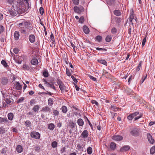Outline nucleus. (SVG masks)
Segmentation results:
<instances>
[{"label": "nucleus", "mask_w": 155, "mask_h": 155, "mask_svg": "<svg viewBox=\"0 0 155 155\" xmlns=\"http://www.w3.org/2000/svg\"><path fill=\"white\" fill-rule=\"evenodd\" d=\"M14 52L16 54H17L18 52V50L17 48H15L13 50Z\"/></svg>", "instance_id": "60"}, {"label": "nucleus", "mask_w": 155, "mask_h": 155, "mask_svg": "<svg viewBox=\"0 0 155 155\" xmlns=\"http://www.w3.org/2000/svg\"><path fill=\"white\" fill-rule=\"evenodd\" d=\"M14 116V115L12 113H9L8 114V119L10 120H12L13 119Z\"/></svg>", "instance_id": "20"}, {"label": "nucleus", "mask_w": 155, "mask_h": 155, "mask_svg": "<svg viewBox=\"0 0 155 155\" xmlns=\"http://www.w3.org/2000/svg\"><path fill=\"white\" fill-rule=\"evenodd\" d=\"M134 78V77L132 75L130 76L128 79V83L130 84V81H131L132 79Z\"/></svg>", "instance_id": "55"}, {"label": "nucleus", "mask_w": 155, "mask_h": 155, "mask_svg": "<svg viewBox=\"0 0 155 155\" xmlns=\"http://www.w3.org/2000/svg\"><path fill=\"white\" fill-rule=\"evenodd\" d=\"M18 25L20 29L21 33L23 34L28 32L32 29V25L30 23L23 20H19Z\"/></svg>", "instance_id": "2"}, {"label": "nucleus", "mask_w": 155, "mask_h": 155, "mask_svg": "<svg viewBox=\"0 0 155 155\" xmlns=\"http://www.w3.org/2000/svg\"><path fill=\"white\" fill-rule=\"evenodd\" d=\"M134 16L133 13H130V16L129 20L130 22H132V21L134 19Z\"/></svg>", "instance_id": "41"}, {"label": "nucleus", "mask_w": 155, "mask_h": 155, "mask_svg": "<svg viewBox=\"0 0 155 155\" xmlns=\"http://www.w3.org/2000/svg\"><path fill=\"white\" fill-rule=\"evenodd\" d=\"M111 109L113 110L117 111L118 110L119 108L115 106H112L111 107Z\"/></svg>", "instance_id": "39"}, {"label": "nucleus", "mask_w": 155, "mask_h": 155, "mask_svg": "<svg viewBox=\"0 0 155 155\" xmlns=\"http://www.w3.org/2000/svg\"><path fill=\"white\" fill-rule=\"evenodd\" d=\"M114 15L117 16H120L121 15V13L119 10H115L114 11Z\"/></svg>", "instance_id": "30"}, {"label": "nucleus", "mask_w": 155, "mask_h": 155, "mask_svg": "<svg viewBox=\"0 0 155 155\" xmlns=\"http://www.w3.org/2000/svg\"><path fill=\"white\" fill-rule=\"evenodd\" d=\"M91 102L92 104H95L97 106L98 105V103L95 100H92L91 101Z\"/></svg>", "instance_id": "51"}, {"label": "nucleus", "mask_w": 155, "mask_h": 155, "mask_svg": "<svg viewBox=\"0 0 155 155\" xmlns=\"http://www.w3.org/2000/svg\"><path fill=\"white\" fill-rule=\"evenodd\" d=\"M146 41V37L144 38L142 42V45L143 46L145 44Z\"/></svg>", "instance_id": "56"}, {"label": "nucleus", "mask_w": 155, "mask_h": 155, "mask_svg": "<svg viewBox=\"0 0 155 155\" xmlns=\"http://www.w3.org/2000/svg\"><path fill=\"white\" fill-rule=\"evenodd\" d=\"M53 113L55 115H58L59 114L58 111L56 110H54Z\"/></svg>", "instance_id": "57"}, {"label": "nucleus", "mask_w": 155, "mask_h": 155, "mask_svg": "<svg viewBox=\"0 0 155 155\" xmlns=\"http://www.w3.org/2000/svg\"><path fill=\"white\" fill-rule=\"evenodd\" d=\"M69 125L71 128L74 127L76 124H75L72 121H70L69 123Z\"/></svg>", "instance_id": "34"}, {"label": "nucleus", "mask_w": 155, "mask_h": 155, "mask_svg": "<svg viewBox=\"0 0 155 155\" xmlns=\"http://www.w3.org/2000/svg\"><path fill=\"white\" fill-rule=\"evenodd\" d=\"M58 143L56 141L53 142L51 143V146L53 148L56 147L57 146Z\"/></svg>", "instance_id": "40"}, {"label": "nucleus", "mask_w": 155, "mask_h": 155, "mask_svg": "<svg viewBox=\"0 0 155 155\" xmlns=\"http://www.w3.org/2000/svg\"><path fill=\"white\" fill-rule=\"evenodd\" d=\"M14 36L16 39H18L19 37V33L18 31H15L14 34Z\"/></svg>", "instance_id": "23"}, {"label": "nucleus", "mask_w": 155, "mask_h": 155, "mask_svg": "<svg viewBox=\"0 0 155 155\" xmlns=\"http://www.w3.org/2000/svg\"><path fill=\"white\" fill-rule=\"evenodd\" d=\"M16 89L17 90H20L22 88V86L18 82H16L14 86Z\"/></svg>", "instance_id": "14"}, {"label": "nucleus", "mask_w": 155, "mask_h": 155, "mask_svg": "<svg viewBox=\"0 0 155 155\" xmlns=\"http://www.w3.org/2000/svg\"><path fill=\"white\" fill-rule=\"evenodd\" d=\"M30 135L31 137L37 139H39L40 137V134L35 131L31 132Z\"/></svg>", "instance_id": "6"}, {"label": "nucleus", "mask_w": 155, "mask_h": 155, "mask_svg": "<svg viewBox=\"0 0 155 155\" xmlns=\"http://www.w3.org/2000/svg\"><path fill=\"white\" fill-rule=\"evenodd\" d=\"M78 124L80 126H82L84 124V122L83 120L81 118L79 119L77 121Z\"/></svg>", "instance_id": "18"}, {"label": "nucleus", "mask_w": 155, "mask_h": 155, "mask_svg": "<svg viewBox=\"0 0 155 155\" xmlns=\"http://www.w3.org/2000/svg\"><path fill=\"white\" fill-rule=\"evenodd\" d=\"M96 39L98 42H101L102 40V37L99 35L97 36L96 37Z\"/></svg>", "instance_id": "43"}, {"label": "nucleus", "mask_w": 155, "mask_h": 155, "mask_svg": "<svg viewBox=\"0 0 155 155\" xmlns=\"http://www.w3.org/2000/svg\"><path fill=\"white\" fill-rule=\"evenodd\" d=\"M5 101L7 103V104H9L11 103V101L9 97L6 98L4 99Z\"/></svg>", "instance_id": "38"}, {"label": "nucleus", "mask_w": 155, "mask_h": 155, "mask_svg": "<svg viewBox=\"0 0 155 155\" xmlns=\"http://www.w3.org/2000/svg\"><path fill=\"white\" fill-rule=\"evenodd\" d=\"M56 81L57 84L59 86V87L61 93H62L68 91V88L64 85V83L60 79H57Z\"/></svg>", "instance_id": "3"}, {"label": "nucleus", "mask_w": 155, "mask_h": 155, "mask_svg": "<svg viewBox=\"0 0 155 155\" xmlns=\"http://www.w3.org/2000/svg\"><path fill=\"white\" fill-rule=\"evenodd\" d=\"M130 134L134 136H137L139 135V132L138 129L135 128L133 129L130 132Z\"/></svg>", "instance_id": "9"}, {"label": "nucleus", "mask_w": 155, "mask_h": 155, "mask_svg": "<svg viewBox=\"0 0 155 155\" xmlns=\"http://www.w3.org/2000/svg\"><path fill=\"white\" fill-rule=\"evenodd\" d=\"M130 147L128 146H125L122 147L120 149L121 152H124L127 151L130 149Z\"/></svg>", "instance_id": "12"}, {"label": "nucleus", "mask_w": 155, "mask_h": 155, "mask_svg": "<svg viewBox=\"0 0 155 155\" xmlns=\"http://www.w3.org/2000/svg\"><path fill=\"white\" fill-rule=\"evenodd\" d=\"M147 77V76L145 77H143L140 80V83L141 84H142L143 83L144 80H145L146 78Z\"/></svg>", "instance_id": "61"}, {"label": "nucleus", "mask_w": 155, "mask_h": 155, "mask_svg": "<svg viewBox=\"0 0 155 155\" xmlns=\"http://www.w3.org/2000/svg\"><path fill=\"white\" fill-rule=\"evenodd\" d=\"M43 75L45 77H48V73L47 71H45L43 72Z\"/></svg>", "instance_id": "49"}, {"label": "nucleus", "mask_w": 155, "mask_h": 155, "mask_svg": "<svg viewBox=\"0 0 155 155\" xmlns=\"http://www.w3.org/2000/svg\"><path fill=\"white\" fill-rule=\"evenodd\" d=\"M142 114L140 115V116H138L136 117H135L134 118L135 120H136L137 119L140 118L142 117Z\"/></svg>", "instance_id": "64"}, {"label": "nucleus", "mask_w": 155, "mask_h": 155, "mask_svg": "<svg viewBox=\"0 0 155 155\" xmlns=\"http://www.w3.org/2000/svg\"><path fill=\"white\" fill-rule=\"evenodd\" d=\"M16 150L18 153H21L23 151V148L20 145H18L16 147Z\"/></svg>", "instance_id": "17"}, {"label": "nucleus", "mask_w": 155, "mask_h": 155, "mask_svg": "<svg viewBox=\"0 0 155 155\" xmlns=\"http://www.w3.org/2000/svg\"><path fill=\"white\" fill-rule=\"evenodd\" d=\"M37 56L36 55H32L31 57L30 63L31 64L36 65L40 61V59L37 58Z\"/></svg>", "instance_id": "4"}, {"label": "nucleus", "mask_w": 155, "mask_h": 155, "mask_svg": "<svg viewBox=\"0 0 155 155\" xmlns=\"http://www.w3.org/2000/svg\"><path fill=\"white\" fill-rule=\"evenodd\" d=\"M54 128V124H50L48 126V128L50 130H52Z\"/></svg>", "instance_id": "28"}, {"label": "nucleus", "mask_w": 155, "mask_h": 155, "mask_svg": "<svg viewBox=\"0 0 155 155\" xmlns=\"http://www.w3.org/2000/svg\"><path fill=\"white\" fill-rule=\"evenodd\" d=\"M84 21V17L83 16L81 17L79 20V22L80 23H83Z\"/></svg>", "instance_id": "35"}, {"label": "nucleus", "mask_w": 155, "mask_h": 155, "mask_svg": "<svg viewBox=\"0 0 155 155\" xmlns=\"http://www.w3.org/2000/svg\"><path fill=\"white\" fill-rule=\"evenodd\" d=\"M50 37L51 40L52 41V45H51L50 46L51 47L52 45V47H54L55 46V41H54V36L52 33H51L50 35Z\"/></svg>", "instance_id": "11"}, {"label": "nucleus", "mask_w": 155, "mask_h": 155, "mask_svg": "<svg viewBox=\"0 0 155 155\" xmlns=\"http://www.w3.org/2000/svg\"><path fill=\"white\" fill-rule=\"evenodd\" d=\"M39 107L38 105H35L34 106L33 108V110L35 112H38L39 110Z\"/></svg>", "instance_id": "31"}, {"label": "nucleus", "mask_w": 155, "mask_h": 155, "mask_svg": "<svg viewBox=\"0 0 155 155\" xmlns=\"http://www.w3.org/2000/svg\"><path fill=\"white\" fill-rule=\"evenodd\" d=\"M8 83V80L5 78H2V79L1 83L4 85H6Z\"/></svg>", "instance_id": "16"}, {"label": "nucleus", "mask_w": 155, "mask_h": 155, "mask_svg": "<svg viewBox=\"0 0 155 155\" xmlns=\"http://www.w3.org/2000/svg\"><path fill=\"white\" fill-rule=\"evenodd\" d=\"M7 2L10 4L12 5H16L17 2H16L15 0H7Z\"/></svg>", "instance_id": "22"}, {"label": "nucleus", "mask_w": 155, "mask_h": 155, "mask_svg": "<svg viewBox=\"0 0 155 155\" xmlns=\"http://www.w3.org/2000/svg\"><path fill=\"white\" fill-rule=\"evenodd\" d=\"M23 68L25 70H28L29 69V67L26 64H24L23 66Z\"/></svg>", "instance_id": "54"}, {"label": "nucleus", "mask_w": 155, "mask_h": 155, "mask_svg": "<svg viewBox=\"0 0 155 155\" xmlns=\"http://www.w3.org/2000/svg\"><path fill=\"white\" fill-rule=\"evenodd\" d=\"M7 121V119L0 117V122L2 123Z\"/></svg>", "instance_id": "50"}, {"label": "nucleus", "mask_w": 155, "mask_h": 155, "mask_svg": "<svg viewBox=\"0 0 155 155\" xmlns=\"http://www.w3.org/2000/svg\"><path fill=\"white\" fill-rule=\"evenodd\" d=\"M66 73L67 75L69 76H70L71 75L70 70L67 68H66Z\"/></svg>", "instance_id": "48"}, {"label": "nucleus", "mask_w": 155, "mask_h": 155, "mask_svg": "<svg viewBox=\"0 0 155 155\" xmlns=\"http://www.w3.org/2000/svg\"><path fill=\"white\" fill-rule=\"evenodd\" d=\"M112 139L115 141H120L122 140L123 137L121 135H116L112 137Z\"/></svg>", "instance_id": "7"}, {"label": "nucleus", "mask_w": 155, "mask_h": 155, "mask_svg": "<svg viewBox=\"0 0 155 155\" xmlns=\"http://www.w3.org/2000/svg\"><path fill=\"white\" fill-rule=\"evenodd\" d=\"M1 64L4 66V67H6L8 66L7 63L5 60H2L1 61Z\"/></svg>", "instance_id": "44"}, {"label": "nucleus", "mask_w": 155, "mask_h": 155, "mask_svg": "<svg viewBox=\"0 0 155 155\" xmlns=\"http://www.w3.org/2000/svg\"><path fill=\"white\" fill-rule=\"evenodd\" d=\"M112 39V36L111 35H107L106 38L105 40L107 42H109Z\"/></svg>", "instance_id": "24"}, {"label": "nucleus", "mask_w": 155, "mask_h": 155, "mask_svg": "<svg viewBox=\"0 0 155 155\" xmlns=\"http://www.w3.org/2000/svg\"><path fill=\"white\" fill-rule=\"evenodd\" d=\"M25 5L28 6V0H20L17 2L16 5H13L9 10L10 15L12 16H16L17 14L24 13L28 10Z\"/></svg>", "instance_id": "1"}, {"label": "nucleus", "mask_w": 155, "mask_h": 155, "mask_svg": "<svg viewBox=\"0 0 155 155\" xmlns=\"http://www.w3.org/2000/svg\"><path fill=\"white\" fill-rule=\"evenodd\" d=\"M24 100V98L23 97H21L20 99H19L17 101V103H19L21 102H22Z\"/></svg>", "instance_id": "63"}, {"label": "nucleus", "mask_w": 155, "mask_h": 155, "mask_svg": "<svg viewBox=\"0 0 155 155\" xmlns=\"http://www.w3.org/2000/svg\"><path fill=\"white\" fill-rule=\"evenodd\" d=\"M39 12L41 15H42L44 13V10L43 8L41 7L39 9Z\"/></svg>", "instance_id": "47"}, {"label": "nucleus", "mask_w": 155, "mask_h": 155, "mask_svg": "<svg viewBox=\"0 0 155 155\" xmlns=\"http://www.w3.org/2000/svg\"><path fill=\"white\" fill-rule=\"evenodd\" d=\"M61 109H62V111L64 113H66L67 112V108L65 106H62V108H61Z\"/></svg>", "instance_id": "36"}, {"label": "nucleus", "mask_w": 155, "mask_h": 155, "mask_svg": "<svg viewBox=\"0 0 155 155\" xmlns=\"http://www.w3.org/2000/svg\"><path fill=\"white\" fill-rule=\"evenodd\" d=\"M25 124L27 127H29L30 126L31 122L29 120H27L25 122Z\"/></svg>", "instance_id": "46"}, {"label": "nucleus", "mask_w": 155, "mask_h": 155, "mask_svg": "<svg viewBox=\"0 0 155 155\" xmlns=\"http://www.w3.org/2000/svg\"><path fill=\"white\" fill-rule=\"evenodd\" d=\"M4 30V27L2 25H0V33L2 32Z\"/></svg>", "instance_id": "62"}, {"label": "nucleus", "mask_w": 155, "mask_h": 155, "mask_svg": "<svg viewBox=\"0 0 155 155\" xmlns=\"http://www.w3.org/2000/svg\"><path fill=\"white\" fill-rule=\"evenodd\" d=\"M53 101L52 99L51 98H49L48 101V104L50 106H51L53 105Z\"/></svg>", "instance_id": "37"}, {"label": "nucleus", "mask_w": 155, "mask_h": 155, "mask_svg": "<svg viewBox=\"0 0 155 155\" xmlns=\"http://www.w3.org/2000/svg\"><path fill=\"white\" fill-rule=\"evenodd\" d=\"M71 46L72 47V48H73V50H74V51L75 52H76L75 51V47H76L75 46L74 44H73V43L72 42H71Z\"/></svg>", "instance_id": "58"}, {"label": "nucleus", "mask_w": 155, "mask_h": 155, "mask_svg": "<svg viewBox=\"0 0 155 155\" xmlns=\"http://www.w3.org/2000/svg\"><path fill=\"white\" fill-rule=\"evenodd\" d=\"M83 31L86 34H88L89 32L88 28L86 26H84L83 27Z\"/></svg>", "instance_id": "19"}, {"label": "nucleus", "mask_w": 155, "mask_h": 155, "mask_svg": "<svg viewBox=\"0 0 155 155\" xmlns=\"http://www.w3.org/2000/svg\"><path fill=\"white\" fill-rule=\"evenodd\" d=\"M97 61L100 63L104 65H107V62L104 60H98Z\"/></svg>", "instance_id": "29"}, {"label": "nucleus", "mask_w": 155, "mask_h": 155, "mask_svg": "<svg viewBox=\"0 0 155 155\" xmlns=\"http://www.w3.org/2000/svg\"><path fill=\"white\" fill-rule=\"evenodd\" d=\"M50 108L48 107H43L41 111L46 112L50 111Z\"/></svg>", "instance_id": "21"}, {"label": "nucleus", "mask_w": 155, "mask_h": 155, "mask_svg": "<svg viewBox=\"0 0 155 155\" xmlns=\"http://www.w3.org/2000/svg\"><path fill=\"white\" fill-rule=\"evenodd\" d=\"M29 39L30 41L32 43L35 42V35H31L29 36Z\"/></svg>", "instance_id": "13"}, {"label": "nucleus", "mask_w": 155, "mask_h": 155, "mask_svg": "<svg viewBox=\"0 0 155 155\" xmlns=\"http://www.w3.org/2000/svg\"><path fill=\"white\" fill-rule=\"evenodd\" d=\"M150 153L151 154H153L155 153V146H153L150 149Z\"/></svg>", "instance_id": "33"}, {"label": "nucleus", "mask_w": 155, "mask_h": 155, "mask_svg": "<svg viewBox=\"0 0 155 155\" xmlns=\"http://www.w3.org/2000/svg\"><path fill=\"white\" fill-rule=\"evenodd\" d=\"M110 148L112 150H114L116 147V144L114 142H112L110 145Z\"/></svg>", "instance_id": "26"}, {"label": "nucleus", "mask_w": 155, "mask_h": 155, "mask_svg": "<svg viewBox=\"0 0 155 155\" xmlns=\"http://www.w3.org/2000/svg\"><path fill=\"white\" fill-rule=\"evenodd\" d=\"M88 135V133L87 130H84L81 134V135L83 138H87Z\"/></svg>", "instance_id": "15"}, {"label": "nucleus", "mask_w": 155, "mask_h": 155, "mask_svg": "<svg viewBox=\"0 0 155 155\" xmlns=\"http://www.w3.org/2000/svg\"><path fill=\"white\" fill-rule=\"evenodd\" d=\"M117 29L116 28H112L111 30V32L113 34L115 33H116L117 32Z\"/></svg>", "instance_id": "52"}, {"label": "nucleus", "mask_w": 155, "mask_h": 155, "mask_svg": "<svg viewBox=\"0 0 155 155\" xmlns=\"http://www.w3.org/2000/svg\"><path fill=\"white\" fill-rule=\"evenodd\" d=\"M2 107L3 108H4L6 106H7V104L4 101V100L3 99V102H2V105H1Z\"/></svg>", "instance_id": "42"}, {"label": "nucleus", "mask_w": 155, "mask_h": 155, "mask_svg": "<svg viewBox=\"0 0 155 155\" xmlns=\"http://www.w3.org/2000/svg\"><path fill=\"white\" fill-rule=\"evenodd\" d=\"M87 152L89 154H91L92 152V149L91 147H89L87 149Z\"/></svg>", "instance_id": "32"}, {"label": "nucleus", "mask_w": 155, "mask_h": 155, "mask_svg": "<svg viewBox=\"0 0 155 155\" xmlns=\"http://www.w3.org/2000/svg\"><path fill=\"white\" fill-rule=\"evenodd\" d=\"M72 2L74 5H77L79 3V0H72Z\"/></svg>", "instance_id": "45"}, {"label": "nucleus", "mask_w": 155, "mask_h": 155, "mask_svg": "<svg viewBox=\"0 0 155 155\" xmlns=\"http://www.w3.org/2000/svg\"><path fill=\"white\" fill-rule=\"evenodd\" d=\"M71 78H72V79H73L75 83H77L78 81H77V79L75 78L74 77V76L72 75L71 76Z\"/></svg>", "instance_id": "53"}, {"label": "nucleus", "mask_w": 155, "mask_h": 155, "mask_svg": "<svg viewBox=\"0 0 155 155\" xmlns=\"http://www.w3.org/2000/svg\"><path fill=\"white\" fill-rule=\"evenodd\" d=\"M103 74L107 78L109 77V73L108 72L106 71L105 70H103Z\"/></svg>", "instance_id": "27"}, {"label": "nucleus", "mask_w": 155, "mask_h": 155, "mask_svg": "<svg viewBox=\"0 0 155 155\" xmlns=\"http://www.w3.org/2000/svg\"><path fill=\"white\" fill-rule=\"evenodd\" d=\"M139 112H136L133 114H130L127 117L128 119L129 120H131L135 117L138 115Z\"/></svg>", "instance_id": "8"}, {"label": "nucleus", "mask_w": 155, "mask_h": 155, "mask_svg": "<svg viewBox=\"0 0 155 155\" xmlns=\"http://www.w3.org/2000/svg\"><path fill=\"white\" fill-rule=\"evenodd\" d=\"M74 10L75 13L80 14L84 12V9L83 7L81 5L78 6H75L74 7Z\"/></svg>", "instance_id": "5"}, {"label": "nucleus", "mask_w": 155, "mask_h": 155, "mask_svg": "<svg viewBox=\"0 0 155 155\" xmlns=\"http://www.w3.org/2000/svg\"><path fill=\"white\" fill-rule=\"evenodd\" d=\"M147 139L149 142L152 144H153L154 142V140L152 137L151 135L149 133H148L147 135Z\"/></svg>", "instance_id": "10"}, {"label": "nucleus", "mask_w": 155, "mask_h": 155, "mask_svg": "<svg viewBox=\"0 0 155 155\" xmlns=\"http://www.w3.org/2000/svg\"><path fill=\"white\" fill-rule=\"evenodd\" d=\"M89 77L93 81H95L96 80V78L92 76H89Z\"/></svg>", "instance_id": "59"}, {"label": "nucleus", "mask_w": 155, "mask_h": 155, "mask_svg": "<svg viewBox=\"0 0 155 155\" xmlns=\"http://www.w3.org/2000/svg\"><path fill=\"white\" fill-rule=\"evenodd\" d=\"M46 84L54 90H56L55 87L53 84H51L48 82H46Z\"/></svg>", "instance_id": "25"}]
</instances>
